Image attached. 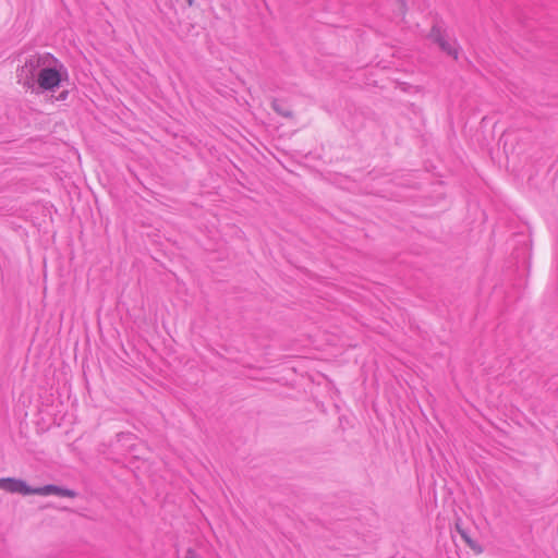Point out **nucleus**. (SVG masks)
Here are the masks:
<instances>
[{
  "label": "nucleus",
  "mask_w": 558,
  "mask_h": 558,
  "mask_svg": "<svg viewBox=\"0 0 558 558\" xmlns=\"http://www.w3.org/2000/svg\"><path fill=\"white\" fill-rule=\"evenodd\" d=\"M53 61V56L50 53H36L29 56L24 64L17 69V82L25 88L34 90L36 87L37 74L44 65H49Z\"/></svg>",
  "instance_id": "nucleus-1"
},
{
  "label": "nucleus",
  "mask_w": 558,
  "mask_h": 558,
  "mask_svg": "<svg viewBox=\"0 0 558 558\" xmlns=\"http://www.w3.org/2000/svg\"><path fill=\"white\" fill-rule=\"evenodd\" d=\"M68 77L64 65L53 57L49 65H44L37 74L36 86L41 90H54Z\"/></svg>",
  "instance_id": "nucleus-2"
},
{
  "label": "nucleus",
  "mask_w": 558,
  "mask_h": 558,
  "mask_svg": "<svg viewBox=\"0 0 558 558\" xmlns=\"http://www.w3.org/2000/svg\"><path fill=\"white\" fill-rule=\"evenodd\" d=\"M0 489H3L11 494H20L23 496L34 495V489L26 482L14 477H2L0 478Z\"/></svg>",
  "instance_id": "nucleus-3"
},
{
  "label": "nucleus",
  "mask_w": 558,
  "mask_h": 558,
  "mask_svg": "<svg viewBox=\"0 0 558 558\" xmlns=\"http://www.w3.org/2000/svg\"><path fill=\"white\" fill-rule=\"evenodd\" d=\"M34 495H39V496L56 495V496H60V497L74 498L76 496V492L69 489V488L60 487L57 485L48 484V485L35 488Z\"/></svg>",
  "instance_id": "nucleus-4"
},
{
  "label": "nucleus",
  "mask_w": 558,
  "mask_h": 558,
  "mask_svg": "<svg viewBox=\"0 0 558 558\" xmlns=\"http://www.w3.org/2000/svg\"><path fill=\"white\" fill-rule=\"evenodd\" d=\"M430 36L438 43L440 49L453 59L458 58V47L454 40L446 38L438 29H433Z\"/></svg>",
  "instance_id": "nucleus-5"
},
{
  "label": "nucleus",
  "mask_w": 558,
  "mask_h": 558,
  "mask_svg": "<svg viewBox=\"0 0 558 558\" xmlns=\"http://www.w3.org/2000/svg\"><path fill=\"white\" fill-rule=\"evenodd\" d=\"M271 106L272 109L282 117H291V111L283 108V106L278 100H274Z\"/></svg>",
  "instance_id": "nucleus-6"
},
{
  "label": "nucleus",
  "mask_w": 558,
  "mask_h": 558,
  "mask_svg": "<svg viewBox=\"0 0 558 558\" xmlns=\"http://www.w3.org/2000/svg\"><path fill=\"white\" fill-rule=\"evenodd\" d=\"M457 529L458 531L460 532L462 538L471 546L473 547V543L472 541L470 539V537L468 536V534L465 533V531L461 530L460 526L457 524Z\"/></svg>",
  "instance_id": "nucleus-7"
},
{
  "label": "nucleus",
  "mask_w": 558,
  "mask_h": 558,
  "mask_svg": "<svg viewBox=\"0 0 558 558\" xmlns=\"http://www.w3.org/2000/svg\"><path fill=\"white\" fill-rule=\"evenodd\" d=\"M186 558H197L195 550L192 548H189L186 551Z\"/></svg>",
  "instance_id": "nucleus-8"
},
{
  "label": "nucleus",
  "mask_w": 558,
  "mask_h": 558,
  "mask_svg": "<svg viewBox=\"0 0 558 558\" xmlns=\"http://www.w3.org/2000/svg\"><path fill=\"white\" fill-rule=\"evenodd\" d=\"M68 94H69V93H68L66 90L62 92V93L59 95L58 99H59V100H64V99H66Z\"/></svg>",
  "instance_id": "nucleus-9"
},
{
  "label": "nucleus",
  "mask_w": 558,
  "mask_h": 558,
  "mask_svg": "<svg viewBox=\"0 0 558 558\" xmlns=\"http://www.w3.org/2000/svg\"><path fill=\"white\" fill-rule=\"evenodd\" d=\"M399 4H400V8H403L404 7V1L403 0H398Z\"/></svg>",
  "instance_id": "nucleus-10"
},
{
  "label": "nucleus",
  "mask_w": 558,
  "mask_h": 558,
  "mask_svg": "<svg viewBox=\"0 0 558 558\" xmlns=\"http://www.w3.org/2000/svg\"><path fill=\"white\" fill-rule=\"evenodd\" d=\"M186 2H187L189 5H193L194 0H186Z\"/></svg>",
  "instance_id": "nucleus-11"
}]
</instances>
